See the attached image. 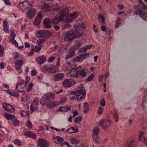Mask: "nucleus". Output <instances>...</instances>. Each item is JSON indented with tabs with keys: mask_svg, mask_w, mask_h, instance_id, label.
<instances>
[{
	"mask_svg": "<svg viewBox=\"0 0 147 147\" xmlns=\"http://www.w3.org/2000/svg\"><path fill=\"white\" fill-rule=\"evenodd\" d=\"M69 10L67 7H65L61 10L59 13V15L52 19L51 23L53 24H57L58 22L62 20L64 17L67 15L68 13Z\"/></svg>",
	"mask_w": 147,
	"mask_h": 147,
	"instance_id": "obj_1",
	"label": "nucleus"
},
{
	"mask_svg": "<svg viewBox=\"0 0 147 147\" xmlns=\"http://www.w3.org/2000/svg\"><path fill=\"white\" fill-rule=\"evenodd\" d=\"M43 72L46 74H53L58 72L59 69L55 65L52 64L45 65L43 66L42 69Z\"/></svg>",
	"mask_w": 147,
	"mask_h": 147,
	"instance_id": "obj_2",
	"label": "nucleus"
},
{
	"mask_svg": "<svg viewBox=\"0 0 147 147\" xmlns=\"http://www.w3.org/2000/svg\"><path fill=\"white\" fill-rule=\"evenodd\" d=\"M55 96V94L54 92H49L42 97L40 101V103L42 105H45L51 100H54Z\"/></svg>",
	"mask_w": 147,
	"mask_h": 147,
	"instance_id": "obj_3",
	"label": "nucleus"
},
{
	"mask_svg": "<svg viewBox=\"0 0 147 147\" xmlns=\"http://www.w3.org/2000/svg\"><path fill=\"white\" fill-rule=\"evenodd\" d=\"M136 9L134 13L135 15L139 16L143 20L147 21V10L143 9L141 10L138 5L135 7Z\"/></svg>",
	"mask_w": 147,
	"mask_h": 147,
	"instance_id": "obj_4",
	"label": "nucleus"
},
{
	"mask_svg": "<svg viewBox=\"0 0 147 147\" xmlns=\"http://www.w3.org/2000/svg\"><path fill=\"white\" fill-rule=\"evenodd\" d=\"M72 93L75 95L72 97L73 99H76L78 101L83 99V97L86 94L84 90H78L75 91H73Z\"/></svg>",
	"mask_w": 147,
	"mask_h": 147,
	"instance_id": "obj_5",
	"label": "nucleus"
},
{
	"mask_svg": "<svg viewBox=\"0 0 147 147\" xmlns=\"http://www.w3.org/2000/svg\"><path fill=\"white\" fill-rule=\"evenodd\" d=\"M79 68H81V66L74 69H72L71 70L69 71L67 74L68 77L72 79H74L75 78H77L78 76L79 73L78 69Z\"/></svg>",
	"mask_w": 147,
	"mask_h": 147,
	"instance_id": "obj_6",
	"label": "nucleus"
},
{
	"mask_svg": "<svg viewBox=\"0 0 147 147\" xmlns=\"http://www.w3.org/2000/svg\"><path fill=\"white\" fill-rule=\"evenodd\" d=\"M52 33L47 30H40L38 31L36 36V37H50L52 36Z\"/></svg>",
	"mask_w": 147,
	"mask_h": 147,
	"instance_id": "obj_7",
	"label": "nucleus"
},
{
	"mask_svg": "<svg viewBox=\"0 0 147 147\" xmlns=\"http://www.w3.org/2000/svg\"><path fill=\"white\" fill-rule=\"evenodd\" d=\"M24 81L21 80L19 83H17L16 86V89L20 92H24L26 90Z\"/></svg>",
	"mask_w": 147,
	"mask_h": 147,
	"instance_id": "obj_8",
	"label": "nucleus"
},
{
	"mask_svg": "<svg viewBox=\"0 0 147 147\" xmlns=\"http://www.w3.org/2000/svg\"><path fill=\"white\" fill-rule=\"evenodd\" d=\"M37 147H49V144L46 140L40 138L38 140Z\"/></svg>",
	"mask_w": 147,
	"mask_h": 147,
	"instance_id": "obj_9",
	"label": "nucleus"
},
{
	"mask_svg": "<svg viewBox=\"0 0 147 147\" xmlns=\"http://www.w3.org/2000/svg\"><path fill=\"white\" fill-rule=\"evenodd\" d=\"M76 82L71 79H68L65 80L62 83L63 86L65 87L70 88L74 85Z\"/></svg>",
	"mask_w": 147,
	"mask_h": 147,
	"instance_id": "obj_10",
	"label": "nucleus"
},
{
	"mask_svg": "<svg viewBox=\"0 0 147 147\" xmlns=\"http://www.w3.org/2000/svg\"><path fill=\"white\" fill-rule=\"evenodd\" d=\"M3 107L5 111L10 113H13L15 111V109L13 106L8 104L3 103Z\"/></svg>",
	"mask_w": 147,
	"mask_h": 147,
	"instance_id": "obj_11",
	"label": "nucleus"
},
{
	"mask_svg": "<svg viewBox=\"0 0 147 147\" xmlns=\"http://www.w3.org/2000/svg\"><path fill=\"white\" fill-rule=\"evenodd\" d=\"M99 124L102 128H106L109 127L111 124V122L109 120L102 119L100 120Z\"/></svg>",
	"mask_w": 147,
	"mask_h": 147,
	"instance_id": "obj_12",
	"label": "nucleus"
},
{
	"mask_svg": "<svg viewBox=\"0 0 147 147\" xmlns=\"http://www.w3.org/2000/svg\"><path fill=\"white\" fill-rule=\"evenodd\" d=\"M38 99L37 98L34 99L30 107L32 111H37L38 109Z\"/></svg>",
	"mask_w": 147,
	"mask_h": 147,
	"instance_id": "obj_13",
	"label": "nucleus"
},
{
	"mask_svg": "<svg viewBox=\"0 0 147 147\" xmlns=\"http://www.w3.org/2000/svg\"><path fill=\"white\" fill-rule=\"evenodd\" d=\"M64 77V74L62 73H58L53 76V80L55 82H57L63 80Z\"/></svg>",
	"mask_w": 147,
	"mask_h": 147,
	"instance_id": "obj_14",
	"label": "nucleus"
},
{
	"mask_svg": "<svg viewBox=\"0 0 147 147\" xmlns=\"http://www.w3.org/2000/svg\"><path fill=\"white\" fill-rule=\"evenodd\" d=\"M52 138L54 142L57 144H60L64 140V139L63 137L58 136H53L52 137Z\"/></svg>",
	"mask_w": 147,
	"mask_h": 147,
	"instance_id": "obj_15",
	"label": "nucleus"
},
{
	"mask_svg": "<svg viewBox=\"0 0 147 147\" xmlns=\"http://www.w3.org/2000/svg\"><path fill=\"white\" fill-rule=\"evenodd\" d=\"M36 12V10L34 9H30L27 12V16L28 18H32L34 17Z\"/></svg>",
	"mask_w": 147,
	"mask_h": 147,
	"instance_id": "obj_16",
	"label": "nucleus"
},
{
	"mask_svg": "<svg viewBox=\"0 0 147 147\" xmlns=\"http://www.w3.org/2000/svg\"><path fill=\"white\" fill-rule=\"evenodd\" d=\"M48 102L47 105V107L48 108H52L59 105V102L57 101H50Z\"/></svg>",
	"mask_w": 147,
	"mask_h": 147,
	"instance_id": "obj_17",
	"label": "nucleus"
},
{
	"mask_svg": "<svg viewBox=\"0 0 147 147\" xmlns=\"http://www.w3.org/2000/svg\"><path fill=\"white\" fill-rule=\"evenodd\" d=\"M23 61L21 60H17L15 62V66L17 70L20 69L23 64Z\"/></svg>",
	"mask_w": 147,
	"mask_h": 147,
	"instance_id": "obj_18",
	"label": "nucleus"
},
{
	"mask_svg": "<svg viewBox=\"0 0 147 147\" xmlns=\"http://www.w3.org/2000/svg\"><path fill=\"white\" fill-rule=\"evenodd\" d=\"M44 26L47 28H50L51 27V21L50 19L46 18L43 21Z\"/></svg>",
	"mask_w": 147,
	"mask_h": 147,
	"instance_id": "obj_19",
	"label": "nucleus"
},
{
	"mask_svg": "<svg viewBox=\"0 0 147 147\" xmlns=\"http://www.w3.org/2000/svg\"><path fill=\"white\" fill-rule=\"evenodd\" d=\"M24 135L28 137L31 138L33 139H35L36 138V135L31 131L26 132L24 133Z\"/></svg>",
	"mask_w": 147,
	"mask_h": 147,
	"instance_id": "obj_20",
	"label": "nucleus"
},
{
	"mask_svg": "<svg viewBox=\"0 0 147 147\" xmlns=\"http://www.w3.org/2000/svg\"><path fill=\"white\" fill-rule=\"evenodd\" d=\"M46 59V58L45 56H41L37 59L36 61L39 64H42L45 62Z\"/></svg>",
	"mask_w": 147,
	"mask_h": 147,
	"instance_id": "obj_21",
	"label": "nucleus"
},
{
	"mask_svg": "<svg viewBox=\"0 0 147 147\" xmlns=\"http://www.w3.org/2000/svg\"><path fill=\"white\" fill-rule=\"evenodd\" d=\"M42 18V15L41 14H38L37 16L34 21V23L36 25H38L40 23Z\"/></svg>",
	"mask_w": 147,
	"mask_h": 147,
	"instance_id": "obj_22",
	"label": "nucleus"
},
{
	"mask_svg": "<svg viewBox=\"0 0 147 147\" xmlns=\"http://www.w3.org/2000/svg\"><path fill=\"white\" fill-rule=\"evenodd\" d=\"M78 16L77 13L76 12H74L71 13L68 18V21L69 22H71L75 19H76Z\"/></svg>",
	"mask_w": 147,
	"mask_h": 147,
	"instance_id": "obj_23",
	"label": "nucleus"
},
{
	"mask_svg": "<svg viewBox=\"0 0 147 147\" xmlns=\"http://www.w3.org/2000/svg\"><path fill=\"white\" fill-rule=\"evenodd\" d=\"M72 64L69 62H67L64 65L63 69L65 71L69 70L72 68Z\"/></svg>",
	"mask_w": 147,
	"mask_h": 147,
	"instance_id": "obj_24",
	"label": "nucleus"
},
{
	"mask_svg": "<svg viewBox=\"0 0 147 147\" xmlns=\"http://www.w3.org/2000/svg\"><path fill=\"white\" fill-rule=\"evenodd\" d=\"M71 107V106L65 107H61L57 110V111L62 112H67L70 109Z\"/></svg>",
	"mask_w": 147,
	"mask_h": 147,
	"instance_id": "obj_25",
	"label": "nucleus"
},
{
	"mask_svg": "<svg viewBox=\"0 0 147 147\" xmlns=\"http://www.w3.org/2000/svg\"><path fill=\"white\" fill-rule=\"evenodd\" d=\"M78 129L75 127H70L69 129H67L65 131L66 132H68L69 134H71L72 133H75L78 132Z\"/></svg>",
	"mask_w": 147,
	"mask_h": 147,
	"instance_id": "obj_26",
	"label": "nucleus"
},
{
	"mask_svg": "<svg viewBox=\"0 0 147 147\" xmlns=\"http://www.w3.org/2000/svg\"><path fill=\"white\" fill-rule=\"evenodd\" d=\"M92 47L91 45H89L84 47L80 49L79 51L80 53H85L87 51L88 49H89Z\"/></svg>",
	"mask_w": 147,
	"mask_h": 147,
	"instance_id": "obj_27",
	"label": "nucleus"
},
{
	"mask_svg": "<svg viewBox=\"0 0 147 147\" xmlns=\"http://www.w3.org/2000/svg\"><path fill=\"white\" fill-rule=\"evenodd\" d=\"M3 31L6 33H9V29L8 26V22L6 21L4 22L3 24Z\"/></svg>",
	"mask_w": 147,
	"mask_h": 147,
	"instance_id": "obj_28",
	"label": "nucleus"
},
{
	"mask_svg": "<svg viewBox=\"0 0 147 147\" xmlns=\"http://www.w3.org/2000/svg\"><path fill=\"white\" fill-rule=\"evenodd\" d=\"M75 32L74 30H70L66 32L65 37H75Z\"/></svg>",
	"mask_w": 147,
	"mask_h": 147,
	"instance_id": "obj_29",
	"label": "nucleus"
},
{
	"mask_svg": "<svg viewBox=\"0 0 147 147\" xmlns=\"http://www.w3.org/2000/svg\"><path fill=\"white\" fill-rule=\"evenodd\" d=\"M24 5L25 7V10L30 8L32 7V4L31 3L27 1H24Z\"/></svg>",
	"mask_w": 147,
	"mask_h": 147,
	"instance_id": "obj_30",
	"label": "nucleus"
},
{
	"mask_svg": "<svg viewBox=\"0 0 147 147\" xmlns=\"http://www.w3.org/2000/svg\"><path fill=\"white\" fill-rule=\"evenodd\" d=\"M4 115L7 119L11 120L15 118V116L14 115L7 113H5Z\"/></svg>",
	"mask_w": 147,
	"mask_h": 147,
	"instance_id": "obj_31",
	"label": "nucleus"
},
{
	"mask_svg": "<svg viewBox=\"0 0 147 147\" xmlns=\"http://www.w3.org/2000/svg\"><path fill=\"white\" fill-rule=\"evenodd\" d=\"M74 27L77 30H80L85 28V26L84 25L83 23L79 24L78 25H75Z\"/></svg>",
	"mask_w": 147,
	"mask_h": 147,
	"instance_id": "obj_32",
	"label": "nucleus"
},
{
	"mask_svg": "<svg viewBox=\"0 0 147 147\" xmlns=\"http://www.w3.org/2000/svg\"><path fill=\"white\" fill-rule=\"evenodd\" d=\"M99 129L98 127H96L93 129L92 133V136L96 137V136H98Z\"/></svg>",
	"mask_w": 147,
	"mask_h": 147,
	"instance_id": "obj_33",
	"label": "nucleus"
},
{
	"mask_svg": "<svg viewBox=\"0 0 147 147\" xmlns=\"http://www.w3.org/2000/svg\"><path fill=\"white\" fill-rule=\"evenodd\" d=\"M144 134V133L143 131H141L140 132V133L139 134V140H141L143 142H144V144H146V138L145 137L143 138V140L142 139V138Z\"/></svg>",
	"mask_w": 147,
	"mask_h": 147,
	"instance_id": "obj_34",
	"label": "nucleus"
},
{
	"mask_svg": "<svg viewBox=\"0 0 147 147\" xmlns=\"http://www.w3.org/2000/svg\"><path fill=\"white\" fill-rule=\"evenodd\" d=\"M42 8L44 11H48L50 10V6L47 3H45Z\"/></svg>",
	"mask_w": 147,
	"mask_h": 147,
	"instance_id": "obj_35",
	"label": "nucleus"
},
{
	"mask_svg": "<svg viewBox=\"0 0 147 147\" xmlns=\"http://www.w3.org/2000/svg\"><path fill=\"white\" fill-rule=\"evenodd\" d=\"M24 1L20 3L17 6V7L21 10H25Z\"/></svg>",
	"mask_w": 147,
	"mask_h": 147,
	"instance_id": "obj_36",
	"label": "nucleus"
},
{
	"mask_svg": "<svg viewBox=\"0 0 147 147\" xmlns=\"http://www.w3.org/2000/svg\"><path fill=\"white\" fill-rule=\"evenodd\" d=\"M82 44L81 43H78L76 44V45L73 46L71 48H72L74 51H76L77 50L78 48L80 47L81 46H82Z\"/></svg>",
	"mask_w": 147,
	"mask_h": 147,
	"instance_id": "obj_37",
	"label": "nucleus"
},
{
	"mask_svg": "<svg viewBox=\"0 0 147 147\" xmlns=\"http://www.w3.org/2000/svg\"><path fill=\"white\" fill-rule=\"evenodd\" d=\"M45 41H46L45 39L38 40H37V44L38 45L41 46L45 43Z\"/></svg>",
	"mask_w": 147,
	"mask_h": 147,
	"instance_id": "obj_38",
	"label": "nucleus"
},
{
	"mask_svg": "<svg viewBox=\"0 0 147 147\" xmlns=\"http://www.w3.org/2000/svg\"><path fill=\"white\" fill-rule=\"evenodd\" d=\"M87 73V72L85 69H83L80 70V74L82 77H85L86 76Z\"/></svg>",
	"mask_w": 147,
	"mask_h": 147,
	"instance_id": "obj_39",
	"label": "nucleus"
},
{
	"mask_svg": "<svg viewBox=\"0 0 147 147\" xmlns=\"http://www.w3.org/2000/svg\"><path fill=\"white\" fill-rule=\"evenodd\" d=\"M67 99V98L65 96H64L62 97L61 99V100H60L59 101H58V102H59V103H58L59 105L60 104L64 103V102H66Z\"/></svg>",
	"mask_w": 147,
	"mask_h": 147,
	"instance_id": "obj_40",
	"label": "nucleus"
},
{
	"mask_svg": "<svg viewBox=\"0 0 147 147\" xmlns=\"http://www.w3.org/2000/svg\"><path fill=\"white\" fill-rule=\"evenodd\" d=\"M82 119V117L81 116L77 117L75 118L74 122L76 123H79Z\"/></svg>",
	"mask_w": 147,
	"mask_h": 147,
	"instance_id": "obj_41",
	"label": "nucleus"
},
{
	"mask_svg": "<svg viewBox=\"0 0 147 147\" xmlns=\"http://www.w3.org/2000/svg\"><path fill=\"white\" fill-rule=\"evenodd\" d=\"M21 101L23 102L28 103L30 102V98L26 96L22 98Z\"/></svg>",
	"mask_w": 147,
	"mask_h": 147,
	"instance_id": "obj_42",
	"label": "nucleus"
},
{
	"mask_svg": "<svg viewBox=\"0 0 147 147\" xmlns=\"http://www.w3.org/2000/svg\"><path fill=\"white\" fill-rule=\"evenodd\" d=\"M71 142L73 144H78L79 143L78 140L74 138H72L70 139Z\"/></svg>",
	"mask_w": 147,
	"mask_h": 147,
	"instance_id": "obj_43",
	"label": "nucleus"
},
{
	"mask_svg": "<svg viewBox=\"0 0 147 147\" xmlns=\"http://www.w3.org/2000/svg\"><path fill=\"white\" fill-rule=\"evenodd\" d=\"M82 60H83L80 56V55L76 57L73 60V61L76 62H80Z\"/></svg>",
	"mask_w": 147,
	"mask_h": 147,
	"instance_id": "obj_44",
	"label": "nucleus"
},
{
	"mask_svg": "<svg viewBox=\"0 0 147 147\" xmlns=\"http://www.w3.org/2000/svg\"><path fill=\"white\" fill-rule=\"evenodd\" d=\"M89 54L88 53H86L84 54H82L80 55V56L82 58L83 60H84L86 59L88 56L89 55Z\"/></svg>",
	"mask_w": 147,
	"mask_h": 147,
	"instance_id": "obj_45",
	"label": "nucleus"
},
{
	"mask_svg": "<svg viewBox=\"0 0 147 147\" xmlns=\"http://www.w3.org/2000/svg\"><path fill=\"white\" fill-rule=\"evenodd\" d=\"M21 115L23 116H25L29 114V112L27 110L22 111L21 112Z\"/></svg>",
	"mask_w": 147,
	"mask_h": 147,
	"instance_id": "obj_46",
	"label": "nucleus"
},
{
	"mask_svg": "<svg viewBox=\"0 0 147 147\" xmlns=\"http://www.w3.org/2000/svg\"><path fill=\"white\" fill-rule=\"evenodd\" d=\"M74 51H75L74 50L71 48L69 50L68 54L70 55L72 57H73L74 55L75 54Z\"/></svg>",
	"mask_w": 147,
	"mask_h": 147,
	"instance_id": "obj_47",
	"label": "nucleus"
},
{
	"mask_svg": "<svg viewBox=\"0 0 147 147\" xmlns=\"http://www.w3.org/2000/svg\"><path fill=\"white\" fill-rule=\"evenodd\" d=\"M98 20L99 22H100L101 20L105 19V16L103 14L100 13L98 16Z\"/></svg>",
	"mask_w": 147,
	"mask_h": 147,
	"instance_id": "obj_48",
	"label": "nucleus"
},
{
	"mask_svg": "<svg viewBox=\"0 0 147 147\" xmlns=\"http://www.w3.org/2000/svg\"><path fill=\"white\" fill-rule=\"evenodd\" d=\"M55 57H53L52 56L50 57L47 60L48 62L49 63H52L55 59Z\"/></svg>",
	"mask_w": 147,
	"mask_h": 147,
	"instance_id": "obj_49",
	"label": "nucleus"
},
{
	"mask_svg": "<svg viewBox=\"0 0 147 147\" xmlns=\"http://www.w3.org/2000/svg\"><path fill=\"white\" fill-rule=\"evenodd\" d=\"M12 122L14 126H17L19 123V120L16 119H15L13 120L12 121Z\"/></svg>",
	"mask_w": 147,
	"mask_h": 147,
	"instance_id": "obj_50",
	"label": "nucleus"
},
{
	"mask_svg": "<svg viewBox=\"0 0 147 147\" xmlns=\"http://www.w3.org/2000/svg\"><path fill=\"white\" fill-rule=\"evenodd\" d=\"M94 77V74H91L88 78L86 80V82H89L91 81L93 78Z\"/></svg>",
	"mask_w": 147,
	"mask_h": 147,
	"instance_id": "obj_51",
	"label": "nucleus"
},
{
	"mask_svg": "<svg viewBox=\"0 0 147 147\" xmlns=\"http://www.w3.org/2000/svg\"><path fill=\"white\" fill-rule=\"evenodd\" d=\"M4 48L1 45H0V56L2 57L3 55Z\"/></svg>",
	"mask_w": 147,
	"mask_h": 147,
	"instance_id": "obj_52",
	"label": "nucleus"
},
{
	"mask_svg": "<svg viewBox=\"0 0 147 147\" xmlns=\"http://www.w3.org/2000/svg\"><path fill=\"white\" fill-rule=\"evenodd\" d=\"M116 24L115 26L116 28H118L120 24V20L119 18L117 19L116 20Z\"/></svg>",
	"mask_w": 147,
	"mask_h": 147,
	"instance_id": "obj_53",
	"label": "nucleus"
},
{
	"mask_svg": "<svg viewBox=\"0 0 147 147\" xmlns=\"http://www.w3.org/2000/svg\"><path fill=\"white\" fill-rule=\"evenodd\" d=\"M27 126L29 129H31L32 127V123L31 122L29 119H28L27 121Z\"/></svg>",
	"mask_w": 147,
	"mask_h": 147,
	"instance_id": "obj_54",
	"label": "nucleus"
},
{
	"mask_svg": "<svg viewBox=\"0 0 147 147\" xmlns=\"http://www.w3.org/2000/svg\"><path fill=\"white\" fill-rule=\"evenodd\" d=\"M12 96L16 97H18L19 95V94L17 92H14L13 90H12V92L11 95Z\"/></svg>",
	"mask_w": 147,
	"mask_h": 147,
	"instance_id": "obj_55",
	"label": "nucleus"
},
{
	"mask_svg": "<svg viewBox=\"0 0 147 147\" xmlns=\"http://www.w3.org/2000/svg\"><path fill=\"white\" fill-rule=\"evenodd\" d=\"M114 119L115 120L116 122H117L118 121L119 116L117 113L116 112H115L113 116Z\"/></svg>",
	"mask_w": 147,
	"mask_h": 147,
	"instance_id": "obj_56",
	"label": "nucleus"
},
{
	"mask_svg": "<svg viewBox=\"0 0 147 147\" xmlns=\"http://www.w3.org/2000/svg\"><path fill=\"white\" fill-rule=\"evenodd\" d=\"M146 97V96H144L143 97L142 100V103L141 105L142 108L143 110H144L145 107H144V103L145 102Z\"/></svg>",
	"mask_w": 147,
	"mask_h": 147,
	"instance_id": "obj_57",
	"label": "nucleus"
},
{
	"mask_svg": "<svg viewBox=\"0 0 147 147\" xmlns=\"http://www.w3.org/2000/svg\"><path fill=\"white\" fill-rule=\"evenodd\" d=\"M11 42L12 44H14L16 46H18V44L16 40H15L14 37H12V39L11 40Z\"/></svg>",
	"mask_w": 147,
	"mask_h": 147,
	"instance_id": "obj_58",
	"label": "nucleus"
},
{
	"mask_svg": "<svg viewBox=\"0 0 147 147\" xmlns=\"http://www.w3.org/2000/svg\"><path fill=\"white\" fill-rule=\"evenodd\" d=\"M21 142L19 140H17L15 141L14 144L20 146L21 145Z\"/></svg>",
	"mask_w": 147,
	"mask_h": 147,
	"instance_id": "obj_59",
	"label": "nucleus"
},
{
	"mask_svg": "<svg viewBox=\"0 0 147 147\" xmlns=\"http://www.w3.org/2000/svg\"><path fill=\"white\" fill-rule=\"evenodd\" d=\"M100 105L102 107H104L105 105V101L104 99H102L100 102Z\"/></svg>",
	"mask_w": 147,
	"mask_h": 147,
	"instance_id": "obj_60",
	"label": "nucleus"
},
{
	"mask_svg": "<svg viewBox=\"0 0 147 147\" xmlns=\"http://www.w3.org/2000/svg\"><path fill=\"white\" fill-rule=\"evenodd\" d=\"M33 86V84H32L31 83L30 84L28 85L27 88V91L28 92L30 91L31 90Z\"/></svg>",
	"mask_w": 147,
	"mask_h": 147,
	"instance_id": "obj_61",
	"label": "nucleus"
},
{
	"mask_svg": "<svg viewBox=\"0 0 147 147\" xmlns=\"http://www.w3.org/2000/svg\"><path fill=\"white\" fill-rule=\"evenodd\" d=\"M103 111V109L101 107H99L98 109V113L99 115L102 114Z\"/></svg>",
	"mask_w": 147,
	"mask_h": 147,
	"instance_id": "obj_62",
	"label": "nucleus"
},
{
	"mask_svg": "<svg viewBox=\"0 0 147 147\" xmlns=\"http://www.w3.org/2000/svg\"><path fill=\"white\" fill-rule=\"evenodd\" d=\"M94 141L96 143H98V136H96V137H92Z\"/></svg>",
	"mask_w": 147,
	"mask_h": 147,
	"instance_id": "obj_63",
	"label": "nucleus"
},
{
	"mask_svg": "<svg viewBox=\"0 0 147 147\" xmlns=\"http://www.w3.org/2000/svg\"><path fill=\"white\" fill-rule=\"evenodd\" d=\"M41 49V47L40 46H36L34 48V50L36 52H38Z\"/></svg>",
	"mask_w": 147,
	"mask_h": 147,
	"instance_id": "obj_64",
	"label": "nucleus"
}]
</instances>
